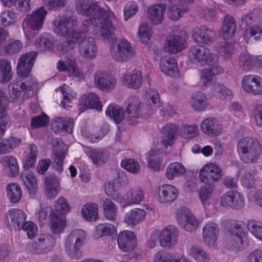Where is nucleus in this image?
<instances>
[{
    "mask_svg": "<svg viewBox=\"0 0 262 262\" xmlns=\"http://www.w3.org/2000/svg\"><path fill=\"white\" fill-rule=\"evenodd\" d=\"M75 9L78 14L93 18L95 26L100 29V36L107 39L112 37L114 26L111 19L115 16L108 8L101 7L95 0H77Z\"/></svg>",
    "mask_w": 262,
    "mask_h": 262,
    "instance_id": "1",
    "label": "nucleus"
},
{
    "mask_svg": "<svg viewBox=\"0 0 262 262\" xmlns=\"http://www.w3.org/2000/svg\"><path fill=\"white\" fill-rule=\"evenodd\" d=\"M94 23L92 17L85 18L82 21L81 30L77 31L75 30L78 24L77 17L62 15L56 17L52 25L53 31L57 35L77 41L90 30Z\"/></svg>",
    "mask_w": 262,
    "mask_h": 262,
    "instance_id": "2",
    "label": "nucleus"
},
{
    "mask_svg": "<svg viewBox=\"0 0 262 262\" xmlns=\"http://www.w3.org/2000/svg\"><path fill=\"white\" fill-rule=\"evenodd\" d=\"M236 148L241 160L245 163H256L260 157L261 147L256 139L243 138L237 142Z\"/></svg>",
    "mask_w": 262,
    "mask_h": 262,
    "instance_id": "3",
    "label": "nucleus"
},
{
    "mask_svg": "<svg viewBox=\"0 0 262 262\" xmlns=\"http://www.w3.org/2000/svg\"><path fill=\"white\" fill-rule=\"evenodd\" d=\"M112 37L110 38H104L108 41L112 40L110 47V53L112 58L117 62L123 63L130 60L135 57L136 52L130 43L125 39L115 38V35L113 31Z\"/></svg>",
    "mask_w": 262,
    "mask_h": 262,
    "instance_id": "4",
    "label": "nucleus"
},
{
    "mask_svg": "<svg viewBox=\"0 0 262 262\" xmlns=\"http://www.w3.org/2000/svg\"><path fill=\"white\" fill-rule=\"evenodd\" d=\"M188 56L193 63L201 66H205L218 60V57L216 54L211 53L208 49L199 46L191 48Z\"/></svg>",
    "mask_w": 262,
    "mask_h": 262,
    "instance_id": "5",
    "label": "nucleus"
},
{
    "mask_svg": "<svg viewBox=\"0 0 262 262\" xmlns=\"http://www.w3.org/2000/svg\"><path fill=\"white\" fill-rule=\"evenodd\" d=\"M177 221L180 226L188 232L195 231L199 226V221L191 211L187 208L182 207L178 209Z\"/></svg>",
    "mask_w": 262,
    "mask_h": 262,
    "instance_id": "6",
    "label": "nucleus"
},
{
    "mask_svg": "<svg viewBox=\"0 0 262 262\" xmlns=\"http://www.w3.org/2000/svg\"><path fill=\"white\" fill-rule=\"evenodd\" d=\"M37 55V52L32 51L24 53L19 57L16 67V72L18 75L20 77L28 76Z\"/></svg>",
    "mask_w": 262,
    "mask_h": 262,
    "instance_id": "7",
    "label": "nucleus"
},
{
    "mask_svg": "<svg viewBox=\"0 0 262 262\" xmlns=\"http://www.w3.org/2000/svg\"><path fill=\"white\" fill-rule=\"evenodd\" d=\"M94 83L96 87L104 91H111L117 84L114 75L105 71H98L94 74Z\"/></svg>",
    "mask_w": 262,
    "mask_h": 262,
    "instance_id": "8",
    "label": "nucleus"
},
{
    "mask_svg": "<svg viewBox=\"0 0 262 262\" xmlns=\"http://www.w3.org/2000/svg\"><path fill=\"white\" fill-rule=\"evenodd\" d=\"M55 243L53 236L50 234H43L37 238V241L29 246V250L33 254H45L52 250Z\"/></svg>",
    "mask_w": 262,
    "mask_h": 262,
    "instance_id": "9",
    "label": "nucleus"
},
{
    "mask_svg": "<svg viewBox=\"0 0 262 262\" xmlns=\"http://www.w3.org/2000/svg\"><path fill=\"white\" fill-rule=\"evenodd\" d=\"M47 14V11L43 7L36 9L24 18L23 27L26 26L32 30L38 31L43 26Z\"/></svg>",
    "mask_w": 262,
    "mask_h": 262,
    "instance_id": "10",
    "label": "nucleus"
},
{
    "mask_svg": "<svg viewBox=\"0 0 262 262\" xmlns=\"http://www.w3.org/2000/svg\"><path fill=\"white\" fill-rule=\"evenodd\" d=\"M52 142L54 146L56 145V147L53 153L52 165L56 170L61 172L63 170V160L67 155L69 147L60 138H56Z\"/></svg>",
    "mask_w": 262,
    "mask_h": 262,
    "instance_id": "11",
    "label": "nucleus"
},
{
    "mask_svg": "<svg viewBox=\"0 0 262 262\" xmlns=\"http://www.w3.org/2000/svg\"><path fill=\"white\" fill-rule=\"evenodd\" d=\"M179 232L177 227L167 226L159 231V241L162 247L172 248L178 243Z\"/></svg>",
    "mask_w": 262,
    "mask_h": 262,
    "instance_id": "12",
    "label": "nucleus"
},
{
    "mask_svg": "<svg viewBox=\"0 0 262 262\" xmlns=\"http://www.w3.org/2000/svg\"><path fill=\"white\" fill-rule=\"evenodd\" d=\"M221 204L224 207L240 209L245 205L244 195L237 191H230L225 193L220 200Z\"/></svg>",
    "mask_w": 262,
    "mask_h": 262,
    "instance_id": "13",
    "label": "nucleus"
},
{
    "mask_svg": "<svg viewBox=\"0 0 262 262\" xmlns=\"http://www.w3.org/2000/svg\"><path fill=\"white\" fill-rule=\"evenodd\" d=\"M79 54L84 58L92 59L97 54V47L94 38L91 36L80 39L78 44Z\"/></svg>",
    "mask_w": 262,
    "mask_h": 262,
    "instance_id": "14",
    "label": "nucleus"
},
{
    "mask_svg": "<svg viewBox=\"0 0 262 262\" xmlns=\"http://www.w3.org/2000/svg\"><path fill=\"white\" fill-rule=\"evenodd\" d=\"M215 37V31L205 25L198 26L193 31L192 37L196 42L210 45L214 42Z\"/></svg>",
    "mask_w": 262,
    "mask_h": 262,
    "instance_id": "15",
    "label": "nucleus"
},
{
    "mask_svg": "<svg viewBox=\"0 0 262 262\" xmlns=\"http://www.w3.org/2000/svg\"><path fill=\"white\" fill-rule=\"evenodd\" d=\"M140 100L138 98H133L127 104L124 112L125 121L130 125H134L141 118L140 113Z\"/></svg>",
    "mask_w": 262,
    "mask_h": 262,
    "instance_id": "16",
    "label": "nucleus"
},
{
    "mask_svg": "<svg viewBox=\"0 0 262 262\" xmlns=\"http://www.w3.org/2000/svg\"><path fill=\"white\" fill-rule=\"evenodd\" d=\"M242 85L243 89L249 94H262V80L258 76L251 75L245 76L242 80Z\"/></svg>",
    "mask_w": 262,
    "mask_h": 262,
    "instance_id": "17",
    "label": "nucleus"
},
{
    "mask_svg": "<svg viewBox=\"0 0 262 262\" xmlns=\"http://www.w3.org/2000/svg\"><path fill=\"white\" fill-rule=\"evenodd\" d=\"M117 242L119 248L124 252L132 251L137 245L136 235L133 232L127 230L119 233Z\"/></svg>",
    "mask_w": 262,
    "mask_h": 262,
    "instance_id": "18",
    "label": "nucleus"
},
{
    "mask_svg": "<svg viewBox=\"0 0 262 262\" xmlns=\"http://www.w3.org/2000/svg\"><path fill=\"white\" fill-rule=\"evenodd\" d=\"M201 128L204 134L210 137L219 136L223 131L221 123L214 118H207L203 120L201 123Z\"/></svg>",
    "mask_w": 262,
    "mask_h": 262,
    "instance_id": "19",
    "label": "nucleus"
},
{
    "mask_svg": "<svg viewBox=\"0 0 262 262\" xmlns=\"http://www.w3.org/2000/svg\"><path fill=\"white\" fill-rule=\"evenodd\" d=\"M219 233V230L216 224L213 222L207 223L203 229V237L204 243L208 246H214Z\"/></svg>",
    "mask_w": 262,
    "mask_h": 262,
    "instance_id": "20",
    "label": "nucleus"
},
{
    "mask_svg": "<svg viewBox=\"0 0 262 262\" xmlns=\"http://www.w3.org/2000/svg\"><path fill=\"white\" fill-rule=\"evenodd\" d=\"M6 217L9 224L12 225L15 230H20L26 220V214L23 211L12 209L8 211Z\"/></svg>",
    "mask_w": 262,
    "mask_h": 262,
    "instance_id": "21",
    "label": "nucleus"
},
{
    "mask_svg": "<svg viewBox=\"0 0 262 262\" xmlns=\"http://www.w3.org/2000/svg\"><path fill=\"white\" fill-rule=\"evenodd\" d=\"M143 77L141 72L134 70L132 72L122 75V83L124 85L134 89H139L142 85Z\"/></svg>",
    "mask_w": 262,
    "mask_h": 262,
    "instance_id": "22",
    "label": "nucleus"
},
{
    "mask_svg": "<svg viewBox=\"0 0 262 262\" xmlns=\"http://www.w3.org/2000/svg\"><path fill=\"white\" fill-rule=\"evenodd\" d=\"M208 69H204L201 72V80L205 86H210L212 82V77L223 72V69L219 66L218 62H212L207 64Z\"/></svg>",
    "mask_w": 262,
    "mask_h": 262,
    "instance_id": "23",
    "label": "nucleus"
},
{
    "mask_svg": "<svg viewBox=\"0 0 262 262\" xmlns=\"http://www.w3.org/2000/svg\"><path fill=\"white\" fill-rule=\"evenodd\" d=\"M45 190L47 198H54L58 193L59 179L54 173L48 174L44 179Z\"/></svg>",
    "mask_w": 262,
    "mask_h": 262,
    "instance_id": "24",
    "label": "nucleus"
},
{
    "mask_svg": "<svg viewBox=\"0 0 262 262\" xmlns=\"http://www.w3.org/2000/svg\"><path fill=\"white\" fill-rule=\"evenodd\" d=\"M178 191L172 185L164 184L159 188L158 198L161 203H171L177 198Z\"/></svg>",
    "mask_w": 262,
    "mask_h": 262,
    "instance_id": "25",
    "label": "nucleus"
},
{
    "mask_svg": "<svg viewBox=\"0 0 262 262\" xmlns=\"http://www.w3.org/2000/svg\"><path fill=\"white\" fill-rule=\"evenodd\" d=\"M236 24L233 17L229 15H226L223 22L222 27L219 30V35L224 40L232 38L235 34Z\"/></svg>",
    "mask_w": 262,
    "mask_h": 262,
    "instance_id": "26",
    "label": "nucleus"
},
{
    "mask_svg": "<svg viewBox=\"0 0 262 262\" xmlns=\"http://www.w3.org/2000/svg\"><path fill=\"white\" fill-rule=\"evenodd\" d=\"M74 120L72 118L56 117L51 122V127L54 132H64L71 133L72 132Z\"/></svg>",
    "mask_w": 262,
    "mask_h": 262,
    "instance_id": "27",
    "label": "nucleus"
},
{
    "mask_svg": "<svg viewBox=\"0 0 262 262\" xmlns=\"http://www.w3.org/2000/svg\"><path fill=\"white\" fill-rule=\"evenodd\" d=\"M186 46L185 40L179 35L169 36L164 45L165 51L175 53L181 51Z\"/></svg>",
    "mask_w": 262,
    "mask_h": 262,
    "instance_id": "28",
    "label": "nucleus"
},
{
    "mask_svg": "<svg viewBox=\"0 0 262 262\" xmlns=\"http://www.w3.org/2000/svg\"><path fill=\"white\" fill-rule=\"evenodd\" d=\"M165 10L164 4H155L147 9V17L154 24H161L163 19V12Z\"/></svg>",
    "mask_w": 262,
    "mask_h": 262,
    "instance_id": "29",
    "label": "nucleus"
},
{
    "mask_svg": "<svg viewBox=\"0 0 262 262\" xmlns=\"http://www.w3.org/2000/svg\"><path fill=\"white\" fill-rule=\"evenodd\" d=\"M146 215V212L140 208H134L127 212L124 216V221L128 225L135 226L142 221Z\"/></svg>",
    "mask_w": 262,
    "mask_h": 262,
    "instance_id": "30",
    "label": "nucleus"
},
{
    "mask_svg": "<svg viewBox=\"0 0 262 262\" xmlns=\"http://www.w3.org/2000/svg\"><path fill=\"white\" fill-rule=\"evenodd\" d=\"M144 194L143 189L139 187L135 186L131 188L126 193V201L123 207L139 204L143 200Z\"/></svg>",
    "mask_w": 262,
    "mask_h": 262,
    "instance_id": "31",
    "label": "nucleus"
},
{
    "mask_svg": "<svg viewBox=\"0 0 262 262\" xmlns=\"http://www.w3.org/2000/svg\"><path fill=\"white\" fill-rule=\"evenodd\" d=\"M80 104L84 108H90L100 111L102 104L98 96L95 93H88L83 95L80 100Z\"/></svg>",
    "mask_w": 262,
    "mask_h": 262,
    "instance_id": "32",
    "label": "nucleus"
},
{
    "mask_svg": "<svg viewBox=\"0 0 262 262\" xmlns=\"http://www.w3.org/2000/svg\"><path fill=\"white\" fill-rule=\"evenodd\" d=\"M21 178L30 194H35L38 189L37 179L31 171L25 170L21 174Z\"/></svg>",
    "mask_w": 262,
    "mask_h": 262,
    "instance_id": "33",
    "label": "nucleus"
},
{
    "mask_svg": "<svg viewBox=\"0 0 262 262\" xmlns=\"http://www.w3.org/2000/svg\"><path fill=\"white\" fill-rule=\"evenodd\" d=\"M194 111H204L208 106L207 97L201 92H195L191 95L190 102Z\"/></svg>",
    "mask_w": 262,
    "mask_h": 262,
    "instance_id": "34",
    "label": "nucleus"
},
{
    "mask_svg": "<svg viewBox=\"0 0 262 262\" xmlns=\"http://www.w3.org/2000/svg\"><path fill=\"white\" fill-rule=\"evenodd\" d=\"M161 72L169 76L174 77L178 75L177 62L172 58H164L161 59L160 64Z\"/></svg>",
    "mask_w": 262,
    "mask_h": 262,
    "instance_id": "35",
    "label": "nucleus"
},
{
    "mask_svg": "<svg viewBox=\"0 0 262 262\" xmlns=\"http://www.w3.org/2000/svg\"><path fill=\"white\" fill-rule=\"evenodd\" d=\"M177 130L175 125L166 124L161 130L162 135V143L165 147L171 145L173 142L174 134Z\"/></svg>",
    "mask_w": 262,
    "mask_h": 262,
    "instance_id": "36",
    "label": "nucleus"
},
{
    "mask_svg": "<svg viewBox=\"0 0 262 262\" xmlns=\"http://www.w3.org/2000/svg\"><path fill=\"white\" fill-rule=\"evenodd\" d=\"M21 141L20 138L14 137H9L7 139L0 138V154L10 152L14 148L17 147Z\"/></svg>",
    "mask_w": 262,
    "mask_h": 262,
    "instance_id": "37",
    "label": "nucleus"
},
{
    "mask_svg": "<svg viewBox=\"0 0 262 262\" xmlns=\"http://www.w3.org/2000/svg\"><path fill=\"white\" fill-rule=\"evenodd\" d=\"M23 48V43L20 40L10 39L0 51V53L13 55L19 52L22 50Z\"/></svg>",
    "mask_w": 262,
    "mask_h": 262,
    "instance_id": "38",
    "label": "nucleus"
},
{
    "mask_svg": "<svg viewBox=\"0 0 262 262\" xmlns=\"http://www.w3.org/2000/svg\"><path fill=\"white\" fill-rule=\"evenodd\" d=\"M54 41V38L52 35L45 33L38 37L35 40V45L37 48L41 50L50 51L53 48Z\"/></svg>",
    "mask_w": 262,
    "mask_h": 262,
    "instance_id": "39",
    "label": "nucleus"
},
{
    "mask_svg": "<svg viewBox=\"0 0 262 262\" xmlns=\"http://www.w3.org/2000/svg\"><path fill=\"white\" fill-rule=\"evenodd\" d=\"M106 115L113 119L116 123H121L124 119V112L122 108L118 105L110 104L106 111Z\"/></svg>",
    "mask_w": 262,
    "mask_h": 262,
    "instance_id": "40",
    "label": "nucleus"
},
{
    "mask_svg": "<svg viewBox=\"0 0 262 262\" xmlns=\"http://www.w3.org/2000/svg\"><path fill=\"white\" fill-rule=\"evenodd\" d=\"M86 153L93 163L97 165L103 164L108 158V155L107 152L102 149H89L86 151Z\"/></svg>",
    "mask_w": 262,
    "mask_h": 262,
    "instance_id": "41",
    "label": "nucleus"
},
{
    "mask_svg": "<svg viewBox=\"0 0 262 262\" xmlns=\"http://www.w3.org/2000/svg\"><path fill=\"white\" fill-rule=\"evenodd\" d=\"M190 255L198 262H209L210 260L208 254L199 245H194L191 246Z\"/></svg>",
    "mask_w": 262,
    "mask_h": 262,
    "instance_id": "42",
    "label": "nucleus"
},
{
    "mask_svg": "<svg viewBox=\"0 0 262 262\" xmlns=\"http://www.w3.org/2000/svg\"><path fill=\"white\" fill-rule=\"evenodd\" d=\"M186 172L185 167L179 162L171 163L167 168L166 176L169 180H172L175 177L184 175Z\"/></svg>",
    "mask_w": 262,
    "mask_h": 262,
    "instance_id": "43",
    "label": "nucleus"
},
{
    "mask_svg": "<svg viewBox=\"0 0 262 262\" xmlns=\"http://www.w3.org/2000/svg\"><path fill=\"white\" fill-rule=\"evenodd\" d=\"M7 195L12 203H17L21 199L22 192L20 186L17 184H10L7 186Z\"/></svg>",
    "mask_w": 262,
    "mask_h": 262,
    "instance_id": "44",
    "label": "nucleus"
},
{
    "mask_svg": "<svg viewBox=\"0 0 262 262\" xmlns=\"http://www.w3.org/2000/svg\"><path fill=\"white\" fill-rule=\"evenodd\" d=\"M0 73L3 83L8 82L12 76L10 62L5 58L0 59Z\"/></svg>",
    "mask_w": 262,
    "mask_h": 262,
    "instance_id": "45",
    "label": "nucleus"
},
{
    "mask_svg": "<svg viewBox=\"0 0 262 262\" xmlns=\"http://www.w3.org/2000/svg\"><path fill=\"white\" fill-rule=\"evenodd\" d=\"M83 218L89 221H95L97 218L98 206L95 204H86L81 211Z\"/></svg>",
    "mask_w": 262,
    "mask_h": 262,
    "instance_id": "46",
    "label": "nucleus"
},
{
    "mask_svg": "<svg viewBox=\"0 0 262 262\" xmlns=\"http://www.w3.org/2000/svg\"><path fill=\"white\" fill-rule=\"evenodd\" d=\"M200 18L206 21H215L216 19V11L212 7H200L197 10Z\"/></svg>",
    "mask_w": 262,
    "mask_h": 262,
    "instance_id": "47",
    "label": "nucleus"
},
{
    "mask_svg": "<svg viewBox=\"0 0 262 262\" xmlns=\"http://www.w3.org/2000/svg\"><path fill=\"white\" fill-rule=\"evenodd\" d=\"M256 179V173L254 170H246L242 178V185L248 189L253 188L255 187Z\"/></svg>",
    "mask_w": 262,
    "mask_h": 262,
    "instance_id": "48",
    "label": "nucleus"
},
{
    "mask_svg": "<svg viewBox=\"0 0 262 262\" xmlns=\"http://www.w3.org/2000/svg\"><path fill=\"white\" fill-rule=\"evenodd\" d=\"M51 216V229L54 234H58L62 231L64 229L65 222L62 217H59L57 214H55L54 211L50 213Z\"/></svg>",
    "mask_w": 262,
    "mask_h": 262,
    "instance_id": "49",
    "label": "nucleus"
},
{
    "mask_svg": "<svg viewBox=\"0 0 262 262\" xmlns=\"http://www.w3.org/2000/svg\"><path fill=\"white\" fill-rule=\"evenodd\" d=\"M1 162L4 167H8L11 176H15L19 173L18 164L14 157H4L1 160Z\"/></svg>",
    "mask_w": 262,
    "mask_h": 262,
    "instance_id": "50",
    "label": "nucleus"
},
{
    "mask_svg": "<svg viewBox=\"0 0 262 262\" xmlns=\"http://www.w3.org/2000/svg\"><path fill=\"white\" fill-rule=\"evenodd\" d=\"M104 215L108 220L115 221L116 219L117 207L110 199H106L103 202Z\"/></svg>",
    "mask_w": 262,
    "mask_h": 262,
    "instance_id": "51",
    "label": "nucleus"
},
{
    "mask_svg": "<svg viewBox=\"0 0 262 262\" xmlns=\"http://www.w3.org/2000/svg\"><path fill=\"white\" fill-rule=\"evenodd\" d=\"M237 62L239 70L242 71L248 72L252 69V58L248 53L241 54L238 56Z\"/></svg>",
    "mask_w": 262,
    "mask_h": 262,
    "instance_id": "52",
    "label": "nucleus"
},
{
    "mask_svg": "<svg viewBox=\"0 0 262 262\" xmlns=\"http://www.w3.org/2000/svg\"><path fill=\"white\" fill-rule=\"evenodd\" d=\"M211 90L217 96L226 99H230L232 92L230 90L226 88L223 84L217 82H212L210 84Z\"/></svg>",
    "mask_w": 262,
    "mask_h": 262,
    "instance_id": "53",
    "label": "nucleus"
},
{
    "mask_svg": "<svg viewBox=\"0 0 262 262\" xmlns=\"http://www.w3.org/2000/svg\"><path fill=\"white\" fill-rule=\"evenodd\" d=\"M155 262H188V259L184 256L177 258L168 253H158L155 255Z\"/></svg>",
    "mask_w": 262,
    "mask_h": 262,
    "instance_id": "54",
    "label": "nucleus"
},
{
    "mask_svg": "<svg viewBox=\"0 0 262 262\" xmlns=\"http://www.w3.org/2000/svg\"><path fill=\"white\" fill-rule=\"evenodd\" d=\"M115 231L114 226L109 224H101L95 228L94 236L95 238H99L102 236L108 235L114 233Z\"/></svg>",
    "mask_w": 262,
    "mask_h": 262,
    "instance_id": "55",
    "label": "nucleus"
},
{
    "mask_svg": "<svg viewBox=\"0 0 262 262\" xmlns=\"http://www.w3.org/2000/svg\"><path fill=\"white\" fill-rule=\"evenodd\" d=\"M38 154L37 146L34 144H31L29 146V153L25 157L24 161V167L25 169L34 167Z\"/></svg>",
    "mask_w": 262,
    "mask_h": 262,
    "instance_id": "56",
    "label": "nucleus"
},
{
    "mask_svg": "<svg viewBox=\"0 0 262 262\" xmlns=\"http://www.w3.org/2000/svg\"><path fill=\"white\" fill-rule=\"evenodd\" d=\"M234 45L231 42H223L217 47L219 54L225 59L230 58L233 52Z\"/></svg>",
    "mask_w": 262,
    "mask_h": 262,
    "instance_id": "57",
    "label": "nucleus"
},
{
    "mask_svg": "<svg viewBox=\"0 0 262 262\" xmlns=\"http://www.w3.org/2000/svg\"><path fill=\"white\" fill-rule=\"evenodd\" d=\"M81 247L76 242H72L71 238L68 236L65 243V248L70 257L77 258L78 252Z\"/></svg>",
    "mask_w": 262,
    "mask_h": 262,
    "instance_id": "58",
    "label": "nucleus"
},
{
    "mask_svg": "<svg viewBox=\"0 0 262 262\" xmlns=\"http://www.w3.org/2000/svg\"><path fill=\"white\" fill-rule=\"evenodd\" d=\"M138 36L140 41L142 43H147L151 36L150 28L146 23L142 24L138 29Z\"/></svg>",
    "mask_w": 262,
    "mask_h": 262,
    "instance_id": "59",
    "label": "nucleus"
},
{
    "mask_svg": "<svg viewBox=\"0 0 262 262\" xmlns=\"http://www.w3.org/2000/svg\"><path fill=\"white\" fill-rule=\"evenodd\" d=\"M105 191L109 197L112 198L114 200L119 202H123L124 199L119 194L117 190L115 188L114 182L110 181L105 185Z\"/></svg>",
    "mask_w": 262,
    "mask_h": 262,
    "instance_id": "60",
    "label": "nucleus"
},
{
    "mask_svg": "<svg viewBox=\"0 0 262 262\" xmlns=\"http://www.w3.org/2000/svg\"><path fill=\"white\" fill-rule=\"evenodd\" d=\"M158 154V150H151L149 153V158H148V166L155 171L160 170L161 160L160 157L156 156Z\"/></svg>",
    "mask_w": 262,
    "mask_h": 262,
    "instance_id": "61",
    "label": "nucleus"
},
{
    "mask_svg": "<svg viewBox=\"0 0 262 262\" xmlns=\"http://www.w3.org/2000/svg\"><path fill=\"white\" fill-rule=\"evenodd\" d=\"M15 14L11 10L3 12L0 15V25L7 27L15 23Z\"/></svg>",
    "mask_w": 262,
    "mask_h": 262,
    "instance_id": "62",
    "label": "nucleus"
},
{
    "mask_svg": "<svg viewBox=\"0 0 262 262\" xmlns=\"http://www.w3.org/2000/svg\"><path fill=\"white\" fill-rule=\"evenodd\" d=\"M55 214H61L67 213L70 210L69 205L64 197H60L56 201L54 205Z\"/></svg>",
    "mask_w": 262,
    "mask_h": 262,
    "instance_id": "63",
    "label": "nucleus"
},
{
    "mask_svg": "<svg viewBox=\"0 0 262 262\" xmlns=\"http://www.w3.org/2000/svg\"><path fill=\"white\" fill-rule=\"evenodd\" d=\"M247 228L254 236L262 241V226L259 223L254 220H250L248 222Z\"/></svg>",
    "mask_w": 262,
    "mask_h": 262,
    "instance_id": "64",
    "label": "nucleus"
}]
</instances>
